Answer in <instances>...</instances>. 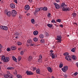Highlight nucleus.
<instances>
[{"label":"nucleus","mask_w":78,"mask_h":78,"mask_svg":"<svg viewBox=\"0 0 78 78\" xmlns=\"http://www.w3.org/2000/svg\"><path fill=\"white\" fill-rule=\"evenodd\" d=\"M11 49L12 50H16V47L15 46H12L11 47Z\"/></svg>","instance_id":"a211bd4d"},{"label":"nucleus","mask_w":78,"mask_h":78,"mask_svg":"<svg viewBox=\"0 0 78 78\" xmlns=\"http://www.w3.org/2000/svg\"><path fill=\"white\" fill-rule=\"evenodd\" d=\"M6 14L7 16L9 17H10L11 16V14H12L11 12H9L6 13Z\"/></svg>","instance_id":"6ab92c4d"},{"label":"nucleus","mask_w":78,"mask_h":78,"mask_svg":"<svg viewBox=\"0 0 78 78\" xmlns=\"http://www.w3.org/2000/svg\"><path fill=\"white\" fill-rule=\"evenodd\" d=\"M56 21L57 22H59V23H61V19H58L56 20Z\"/></svg>","instance_id":"72a5a7b5"},{"label":"nucleus","mask_w":78,"mask_h":78,"mask_svg":"<svg viewBox=\"0 0 78 78\" xmlns=\"http://www.w3.org/2000/svg\"><path fill=\"white\" fill-rule=\"evenodd\" d=\"M38 33H39V32L37 30L34 31L33 32V34L34 36H37L38 35Z\"/></svg>","instance_id":"2eb2a0df"},{"label":"nucleus","mask_w":78,"mask_h":78,"mask_svg":"<svg viewBox=\"0 0 78 78\" xmlns=\"http://www.w3.org/2000/svg\"><path fill=\"white\" fill-rule=\"evenodd\" d=\"M55 1L57 3H59L60 2V0H55Z\"/></svg>","instance_id":"603ef678"},{"label":"nucleus","mask_w":78,"mask_h":78,"mask_svg":"<svg viewBox=\"0 0 78 78\" xmlns=\"http://www.w3.org/2000/svg\"><path fill=\"white\" fill-rule=\"evenodd\" d=\"M64 75L65 78H67V76L66 74H64Z\"/></svg>","instance_id":"4d7b16f0"},{"label":"nucleus","mask_w":78,"mask_h":78,"mask_svg":"<svg viewBox=\"0 0 78 78\" xmlns=\"http://www.w3.org/2000/svg\"><path fill=\"white\" fill-rule=\"evenodd\" d=\"M26 73L27 75H33V73L30 71H27L26 72Z\"/></svg>","instance_id":"9b49d317"},{"label":"nucleus","mask_w":78,"mask_h":78,"mask_svg":"<svg viewBox=\"0 0 78 78\" xmlns=\"http://www.w3.org/2000/svg\"><path fill=\"white\" fill-rule=\"evenodd\" d=\"M50 56L52 59H54V58H55V54L53 53H51Z\"/></svg>","instance_id":"f3484780"},{"label":"nucleus","mask_w":78,"mask_h":78,"mask_svg":"<svg viewBox=\"0 0 78 78\" xmlns=\"http://www.w3.org/2000/svg\"><path fill=\"white\" fill-rule=\"evenodd\" d=\"M10 6L11 8H12V9H14V8H16V5H15V4L12 3L10 4Z\"/></svg>","instance_id":"f8f14e48"},{"label":"nucleus","mask_w":78,"mask_h":78,"mask_svg":"<svg viewBox=\"0 0 78 78\" xmlns=\"http://www.w3.org/2000/svg\"><path fill=\"white\" fill-rule=\"evenodd\" d=\"M66 59H67L68 61H70L72 60V58L70 56L68 55L65 57Z\"/></svg>","instance_id":"0eeeda50"},{"label":"nucleus","mask_w":78,"mask_h":78,"mask_svg":"<svg viewBox=\"0 0 78 78\" xmlns=\"http://www.w3.org/2000/svg\"><path fill=\"white\" fill-rule=\"evenodd\" d=\"M36 72L37 73H40L41 72V71H40V69H37L36 70Z\"/></svg>","instance_id":"2f4dec72"},{"label":"nucleus","mask_w":78,"mask_h":78,"mask_svg":"<svg viewBox=\"0 0 78 78\" xmlns=\"http://www.w3.org/2000/svg\"><path fill=\"white\" fill-rule=\"evenodd\" d=\"M59 26L60 27H63V25L62 24H60L59 25Z\"/></svg>","instance_id":"bf43d9fd"},{"label":"nucleus","mask_w":78,"mask_h":78,"mask_svg":"<svg viewBox=\"0 0 78 78\" xmlns=\"http://www.w3.org/2000/svg\"><path fill=\"white\" fill-rule=\"evenodd\" d=\"M58 41H57V43H58V42H61V40H57Z\"/></svg>","instance_id":"864d4df0"},{"label":"nucleus","mask_w":78,"mask_h":78,"mask_svg":"<svg viewBox=\"0 0 78 78\" xmlns=\"http://www.w3.org/2000/svg\"><path fill=\"white\" fill-rule=\"evenodd\" d=\"M0 52H2V50L1 49H0Z\"/></svg>","instance_id":"338daca9"},{"label":"nucleus","mask_w":78,"mask_h":78,"mask_svg":"<svg viewBox=\"0 0 78 78\" xmlns=\"http://www.w3.org/2000/svg\"><path fill=\"white\" fill-rule=\"evenodd\" d=\"M27 42L29 44V46L30 48H31L34 45V44L33 43V41L31 39H29L27 41Z\"/></svg>","instance_id":"f03ea898"},{"label":"nucleus","mask_w":78,"mask_h":78,"mask_svg":"<svg viewBox=\"0 0 78 78\" xmlns=\"http://www.w3.org/2000/svg\"><path fill=\"white\" fill-rule=\"evenodd\" d=\"M39 11V8L35 10V12H34V14L35 15V16H36L37 14V12H38Z\"/></svg>","instance_id":"9d476101"},{"label":"nucleus","mask_w":78,"mask_h":78,"mask_svg":"<svg viewBox=\"0 0 78 78\" xmlns=\"http://www.w3.org/2000/svg\"><path fill=\"white\" fill-rule=\"evenodd\" d=\"M46 35V36H48V33H46L45 34Z\"/></svg>","instance_id":"13d9d810"},{"label":"nucleus","mask_w":78,"mask_h":78,"mask_svg":"<svg viewBox=\"0 0 78 78\" xmlns=\"http://www.w3.org/2000/svg\"><path fill=\"white\" fill-rule=\"evenodd\" d=\"M25 13H27V11H25L24 12Z\"/></svg>","instance_id":"69168bd1"},{"label":"nucleus","mask_w":78,"mask_h":78,"mask_svg":"<svg viewBox=\"0 0 78 78\" xmlns=\"http://www.w3.org/2000/svg\"><path fill=\"white\" fill-rule=\"evenodd\" d=\"M51 23H56V21H55V20H53L51 21Z\"/></svg>","instance_id":"a18cd8bd"},{"label":"nucleus","mask_w":78,"mask_h":78,"mask_svg":"<svg viewBox=\"0 0 78 78\" xmlns=\"http://www.w3.org/2000/svg\"><path fill=\"white\" fill-rule=\"evenodd\" d=\"M74 76H76V75H78V72H75L74 74Z\"/></svg>","instance_id":"8fccbe9b"},{"label":"nucleus","mask_w":78,"mask_h":78,"mask_svg":"<svg viewBox=\"0 0 78 78\" xmlns=\"http://www.w3.org/2000/svg\"><path fill=\"white\" fill-rule=\"evenodd\" d=\"M16 77H17V78H22V76L20 74H18L16 75Z\"/></svg>","instance_id":"a878e982"},{"label":"nucleus","mask_w":78,"mask_h":78,"mask_svg":"<svg viewBox=\"0 0 78 78\" xmlns=\"http://www.w3.org/2000/svg\"><path fill=\"white\" fill-rule=\"evenodd\" d=\"M7 74L4 77H5L6 78H8V77H9L10 78H12V76H10V75H10L9 71H7Z\"/></svg>","instance_id":"7ed1b4c3"},{"label":"nucleus","mask_w":78,"mask_h":78,"mask_svg":"<svg viewBox=\"0 0 78 78\" xmlns=\"http://www.w3.org/2000/svg\"><path fill=\"white\" fill-rule=\"evenodd\" d=\"M73 17H75L76 16V14L75 13H73Z\"/></svg>","instance_id":"37998d69"},{"label":"nucleus","mask_w":78,"mask_h":78,"mask_svg":"<svg viewBox=\"0 0 78 78\" xmlns=\"http://www.w3.org/2000/svg\"><path fill=\"white\" fill-rule=\"evenodd\" d=\"M0 28L5 31H7V30H8V27L6 26H1L0 27Z\"/></svg>","instance_id":"20e7f679"},{"label":"nucleus","mask_w":78,"mask_h":78,"mask_svg":"<svg viewBox=\"0 0 78 78\" xmlns=\"http://www.w3.org/2000/svg\"><path fill=\"white\" fill-rule=\"evenodd\" d=\"M50 16H51V14H50V13H48V17L50 18Z\"/></svg>","instance_id":"09e8293b"},{"label":"nucleus","mask_w":78,"mask_h":78,"mask_svg":"<svg viewBox=\"0 0 78 78\" xmlns=\"http://www.w3.org/2000/svg\"><path fill=\"white\" fill-rule=\"evenodd\" d=\"M30 9V7L28 5H26L25 6L24 9L26 11H28Z\"/></svg>","instance_id":"6e6552de"},{"label":"nucleus","mask_w":78,"mask_h":78,"mask_svg":"<svg viewBox=\"0 0 78 78\" xmlns=\"http://www.w3.org/2000/svg\"><path fill=\"white\" fill-rule=\"evenodd\" d=\"M23 18V17L21 15H20L19 16V19H20V20H21V19H22Z\"/></svg>","instance_id":"a19ab883"},{"label":"nucleus","mask_w":78,"mask_h":78,"mask_svg":"<svg viewBox=\"0 0 78 78\" xmlns=\"http://www.w3.org/2000/svg\"><path fill=\"white\" fill-rule=\"evenodd\" d=\"M54 5H55V8L56 9H59V8H60V6L57 3H54Z\"/></svg>","instance_id":"1a4fd4ad"},{"label":"nucleus","mask_w":78,"mask_h":78,"mask_svg":"<svg viewBox=\"0 0 78 78\" xmlns=\"http://www.w3.org/2000/svg\"><path fill=\"white\" fill-rule=\"evenodd\" d=\"M31 23L32 24H34V23L35 22V21L33 19H32L31 20Z\"/></svg>","instance_id":"c756f323"},{"label":"nucleus","mask_w":78,"mask_h":78,"mask_svg":"<svg viewBox=\"0 0 78 78\" xmlns=\"http://www.w3.org/2000/svg\"><path fill=\"white\" fill-rule=\"evenodd\" d=\"M21 58L22 57H21V56H19L18 58V61H20V60H21Z\"/></svg>","instance_id":"ea45409f"},{"label":"nucleus","mask_w":78,"mask_h":78,"mask_svg":"<svg viewBox=\"0 0 78 78\" xmlns=\"http://www.w3.org/2000/svg\"><path fill=\"white\" fill-rule=\"evenodd\" d=\"M63 67V64L62 63H60L59 67L60 68H62Z\"/></svg>","instance_id":"7c9ffc66"},{"label":"nucleus","mask_w":78,"mask_h":78,"mask_svg":"<svg viewBox=\"0 0 78 78\" xmlns=\"http://www.w3.org/2000/svg\"><path fill=\"white\" fill-rule=\"evenodd\" d=\"M33 40L34 42H37V41H38V38H37L35 37L34 38Z\"/></svg>","instance_id":"bb28decb"},{"label":"nucleus","mask_w":78,"mask_h":78,"mask_svg":"<svg viewBox=\"0 0 78 78\" xmlns=\"http://www.w3.org/2000/svg\"><path fill=\"white\" fill-rule=\"evenodd\" d=\"M7 69L8 70H13V69H14V67H9L7 68Z\"/></svg>","instance_id":"4be33fe9"},{"label":"nucleus","mask_w":78,"mask_h":78,"mask_svg":"<svg viewBox=\"0 0 78 78\" xmlns=\"http://www.w3.org/2000/svg\"><path fill=\"white\" fill-rule=\"evenodd\" d=\"M51 78H55V77L54 76H52Z\"/></svg>","instance_id":"774afa93"},{"label":"nucleus","mask_w":78,"mask_h":78,"mask_svg":"<svg viewBox=\"0 0 78 78\" xmlns=\"http://www.w3.org/2000/svg\"><path fill=\"white\" fill-rule=\"evenodd\" d=\"M14 2H15L16 3H17V0H14Z\"/></svg>","instance_id":"6e6d98bb"},{"label":"nucleus","mask_w":78,"mask_h":78,"mask_svg":"<svg viewBox=\"0 0 78 78\" xmlns=\"http://www.w3.org/2000/svg\"><path fill=\"white\" fill-rule=\"evenodd\" d=\"M14 74L15 75H17V71L16 70L15 71V72L14 73Z\"/></svg>","instance_id":"3c124183"},{"label":"nucleus","mask_w":78,"mask_h":78,"mask_svg":"<svg viewBox=\"0 0 78 78\" xmlns=\"http://www.w3.org/2000/svg\"><path fill=\"white\" fill-rule=\"evenodd\" d=\"M38 61L39 62H42V59H39L38 60Z\"/></svg>","instance_id":"49530a36"},{"label":"nucleus","mask_w":78,"mask_h":78,"mask_svg":"<svg viewBox=\"0 0 78 78\" xmlns=\"http://www.w3.org/2000/svg\"><path fill=\"white\" fill-rule=\"evenodd\" d=\"M3 48V46L0 44V48Z\"/></svg>","instance_id":"5fc2aeb1"},{"label":"nucleus","mask_w":78,"mask_h":78,"mask_svg":"<svg viewBox=\"0 0 78 78\" xmlns=\"http://www.w3.org/2000/svg\"><path fill=\"white\" fill-rule=\"evenodd\" d=\"M17 36H19V34L18 32H17Z\"/></svg>","instance_id":"680f3d73"},{"label":"nucleus","mask_w":78,"mask_h":78,"mask_svg":"<svg viewBox=\"0 0 78 78\" xmlns=\"http://www.w3.org/2000/svg\"><path fill=\"white\" fill-rule=\"evenodd\" d=\"M12 14L13 17H15L17 14V12L15 10H12Z\"/></svg>","instance_id":"39448f33"},{"label":"nucleus","mask_w":78,"mask_h":78,"mask_svg":"<svg viewBox=\"0 0 78 78\" xmlns=\"http://www.w3.org/2000/svg\"><path fill=\"white\" fill-rule=\"evenodd\" d=\"M29 2H30V3H31V2H33V0H29Z\"/></svg>","instance_id":"052dcab7"},{"label":"nucleus","mask_w":78,"mask_h":78,"mask_svg":"<svg viewBox=\"0 0 78 78\" xmlns=\"http://www.w3.org/2000/svg\"><path fill=\"white\" fill-rule=\"evenodd\" d=\"M30 13H27V16H30Z\"/></svg>","instance_id":"0e129e2a"},{"label":"nucleus","mask_w":78,"mask_h":78,"mask_svg":"<svg viewBox=\"0 0 78 78\" xmlns=\"http://www.w3.org/2000/svg\"><path fill=\"white\" fill-rule=\"evenodd\" d=\"M38 9L39 10V11H42V10H43V7L38 8Z\"/></svg>","instance_id":"c03bdc74"},{"label":"nucleus","mask_w":78,"mask_h":78,"mask_svg":"<svg viewBox=\"0 0 78 78\" xmlns=\"http://www.w3.org/2000/svg\"><path fill=\"white\" fill-rule=\"evenodd\" d=\"M40 42L41 43H44L45 42V40L44 39H41L40 40Z\"/></svg>","instance_id":"e433bc0d"},{"label":"nucleus","mask_w":78,"mask_h":78,"mask_svg":"<svg viewBox=\"0 0 78 78\" xmlns=\"http://www.w3.org/2000/svg\"><path fill=\"white\" fill-rule=\"evenodd\" d=\"M69 54V52H66L64 53L63 55L64 56H67V55H68Z\"/></svg>","instance_id":"c9c22d12"},{"label":"nucleus","mask_w":78,"mask_h":78,"mask_svg":"<svg viewBox=\"0 0 78 78\" xmlns=\"http://www.w3.org/2000/svg\"><path fill=\"white\" fill-rule=\"evenodd\" d=\"M9 61V57H6L5 58V60L4 61V62H8Z\"/></svg>","instance_id":"ddd939ff"},{"label":"nucleus","mask_w":78,"mask_h":78,"mask_svg":"<svg viewBox=\"0 0 78 78\" xmlns=\"http://www.w3.org/2000/svg\"><path fill=\"white\" fill-rule=\"evenodd\" d=\"M62 70L64 72H66L68 70V66H65L63 68H62Z\"/></svg>","instance_id":"423d86ee"},{"label":"nucleus","mask_w":78,"mask_h":78,"mask_svg":"<svg viewBox=\"0 0 78 78\" xmlns=\"http://www.w3.org/2000/svg\"><path fill=\"white\" fill-rule=\"evenodd\" d=\"M31 69L32 70H34V71L35 70H36L37 69L35 67H31Z\"/></svg>","instance_id":"412c9836"},{"label":"nucleus","mask_w":78,"mask_h":78,"mask_svg":"<svg viewBox=\"0 0 78 78\" xmlns=\"http://www.w3.org/2000/svg\"><path fill=\"white\" fill-rule=\"evenodd\" d=\"M53 50L50 51V52H51V53H52L53 52Z\"/></svg>","instance_id":"e2e57ef3"},{"label":"nucleus","mask_w":78,"mask_h":78,"mask_svg":"<svg viewBox=\"0 0 78 78\" xmlns=\"http://www.w3.org/2000/svg\"><path fill=\"white\" fill-rule=\"evenodd\" d=\"M39 37L41 39H43L44 37V36L42 34H41L39 36Z\"/></svg>","instance_id":"c85d7f7f"},{"label":"nucleus","mask_w":78,"mask_h":78,"mask_svg":"<svg viewBox=\"0 0 78 78\" xmlns=\"http://www.w3.org/2000/svg\"><path fill=\"white\" fill-rule=\"evenodd\" d=\"M72 58L73 59H74V60H76V56H75V55H73L72 56Z\"/></svg>","instance_id":"b1692460"},{"label":"nucleus","mask_w":78,"mask_h":78,"mask_svg":"<svg viewBox=\"0 0 78 78\" xmlns=\"http://www.w3.org/2000/svg\"><path fill=\"white\" fill-rule=\"evenodd\" d=\"M71 51H72V52H75V48H73L71 49Z\"/></svg>","instance_id":"58836bf2"},{"label":"nucleus","mask_w":78,"mask_h":78,"mask_svg":"<svg viewBox=\"0 0 78 78\" xmlns=\"http://www.w3.org/2000/svg\"><path fill=\"white\" fill-rule=\"evenodd\" d=\"M12 58L13 60V61H15L16 62L17 59L16 58V57H15V56H12Z\"/></svg>","instance_id":"cd10ccee"},{"label":"nucleus","mask_w":78,"mask_h":78,"mask_svg":"<svg viewBox=\"0 0 78 78\" xmlns=\"http://www.w3.org/2000/svg\"><path fill=\"white\" fill-rule=\"evenodd\" d=\"M47 9H48L47 7H44V8H43V11H47Z\"/></svg>","instance_id":"473e14b6"},{"label":"nucleus","mask_w":78,"mask_h":78,"mask_svg":"<svg viewBox=\"0 0 78 78\" xmlns=\"http://www.w3.org/2000/svg\"><path fill=\"white\" fill-rule=\"evenodd\" d=\"M39 59H42V55H40L39 56Z\"/></svg>","instance_id":"de8ad7c7"},{"label":"nucleus","mask_w":78,"mask_h":78,"mask_svg":"<svg viewBox=\"0 0 78 78\" xmlns=\"http://www.w3.org/2000/svg\"><path fill=\"white\" fill-rule=\"evenodd\" d=\"M62 37L61 35L58 36L57 37V38H56V40L57 41H59V40H61Z\"/></svg>","instance_id":"dca6fc26"},{"label":"nucleus","mask_w":78,"mask_h":78,"mask_svg":"<svg viewBox=\"0 0 78 78\" xmlns=\"http://www.w3.org/2000/svg\"><path fill=\"white\" fill-rule=\"evenodd\" d=\"M7 51H11V49H10V48H7Z\"/></svg>","instance_id":"79ce46f5"},{"label":"nucleus","mask_w":78,"mask_h":78,"mask_svg":"<svg viewBox=\"0 0 78 78\" xmlns=\"http://www.w3.org/2000/svg\"><path fill=\"white\" fill-rule=\"evenodd\" d=\"M22 44V43L20 42H17V44L18 45H21Z\"/></svg>","instance_id":"f704fd0d"},{"label":"nucleus","mask_w":78,"mask_h":78,"mask_svg":"<svg viewBox=\"0 0 78 78\" xmlns=\"http://www.w3.org/2000/svg\"><path fill=\"white\" fill-rule=\"evenodd\" d=\"M61 6L63 11H70V8L66 7L67 6L66 5V4L64 3H62L61 4Z\"/></svg>","instance_id":"f257e3e1"},{"label":"nucleus","mask_w":78,"mask_h":78,"mask_svg":"<svg viewBox=\"0 0 78 78\" xmlns=\"http://www.w3.org/2000/svg\"><path fill=\"white\" fill-rule=\"evenodd\" d=\"M5 58L6 57H5V56L2 55L1 57V59L2 60V61H3V62H4V61H5Z\"/></svg>","instance_id":"aec40b11"},{"label":"nucleus","mask_w":78,"mask_h":78,"mask_svg":"<svg viewBox=\"0 0 78 78\" xmlns=\"http://www.w3.org/2000/svg\"><path fill=\"white\" fill-rule=\"evenodd\" d=\"M33 59V57L31 56H29L28 58V59L29 61H31Z\"/></svg>","instance_id":"393cba45"},{"label":"nucleus","mask_w":78,"mask_h":78,"mask_svg":"<svg viewBox=\"0 0 78 78\" xmlns=\"http://www.w3.org/2000/svg\"><path fill=\"white\" fill-rule=\"evenodd\" d=\"M47 69L49 72H53V69H52V68H51V67H48L47 68Z\"/></svg>","instance_id":"4468645a"},{"label":"nucleus","mask_w":78,"mask_h":78,"mask_svg":"<svg viewBox=\"0 0 78 78\" xmlns=\"http://www.w3.org/2000/svg\"><path fill=\"white\" fill-rule=\"evenodd\" d=\"M47 25L48 27H49V28H51V27H53V25H52V24H50V23L47 24Z\"/></svg>","instance_id":"5701e85b"},{"label":"nucleus","mask_w":78,"mask_h":78,"mask_svg":"<svg viewBox=\"0 0 78 78\" xmlns=\"http://www.w3.org/2000/svg\"><path fill=\"white\" fill-rule=\"evenodd\" d=\"M20 54L21 55H23L24 54V52H23V51H22L20 52Z\"/></svg>","instance_id":"4c0bfd02"}]
</instances>
